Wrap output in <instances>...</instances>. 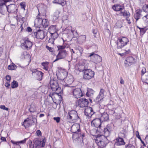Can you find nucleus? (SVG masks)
<instances>
[{
    "instance_id": "35",
    "label": "nucleus",
    "mask_w": 148,
    "mask_h": 148,
    "mask_svg": "<svg viewBox=\"0 0 148 148\" xmlns=\"http://www.w3.org/2000/svg\"><path fill=\"white\" fill-rule=\"evenodd\" d=\"M56 36H53L52 35L51 37L49 38V43H50L51 44H53L54 43V40L55 38H57Z\"/></svg>"
},
{
    "instance_id": "57",
    "label": "nucleus",
    "mask_w": 148,
    "mask_h": 148,
    "mask_svg": "<svg viewBox=\"0 0 148 148\" xmlns=\"http://www.w3.org/2000/svg\"><path fill=\"white\" fill-rule=\"evenodd\" d=\"M36 133L38 136H40L41 135V132L39 130H37Z\"/></svg>"
},
{
    "instance_id": "8",
    "label": "nucleus",
    "mask_w": 148,
    "mask_h": 148,
    "mask_svg": "<svg viewBox=\"0 0 148 148\" xmlns=\"http://www.w3.org/2000/svg\"><path fill=\"white\" fill-rule=\"evenodd\" d=\"M119 136L115 139V144L117 146L125 145V143L123 138H121V136L123 138L125 137V134L120 132L119 133Z\"/></svg>"
},
{
    "instance_id": "50",
    "label": "nucleus",
    "mask_w": 148,
    "mask_h": 148,
    "mask_svg": "<svg viewBox=\"0 0 148 148\" xmlns=\"http://www.w3.org/2000/svg\"><path fill=\"white\" fill-rule=\"evenodd\" d=\"M146 69L144 68L143 67L142 70L141 71V75H143L146 73Z\"/></svg>"
},
{
    "instance_id": "40",
    "label": "nucleus",
    "mask_w": 148,
    "mask_h": 148,
    "mask_svg": "<svg viewBox=\"0 0 148 148\" xmlns=\"http://www.w3.org/2000/svg\"><path fill=\"white\" fill-rule=\"evenodd\" d=\"M116 26L117 28H120L122 26V23L121 21H118L116 24Z\"/></svg>"
},
{
    "instance_id": "45",
    "label": "nucleus",
    "mask_w": 148,
    "mask_h": 148,
    "mask_svg": "<svg viewBox=\"0 0 148 148\" xmlns=\"http://www.w3.org/2000/svg\"><path fill=\"white\" fill-rule=\"evenodd\" d=\"M20 5L21 8L22 9H25V2H22L20 3Z\"/></svg>"
},
{
    "instance_id": "62",
    "label": "nucleus",
    "mask_w": 148,
    "mask_h": 148,
    "mask_svg": "<svg viewBox=\"0 0 148 148\" xmlns=\"http://www.w3.org/2000/svg\"><path fill=\"white\" fill-rule=\"evenodd\" d=\"M126 19L127 22L129 24H130L131 23V22L129 18V17H127L126 18Z\"/></svg>"
},
{
    "instance_id": "33",
    "label": "nucleus",
    "mask_w": 148,
    "mask_h": 148,
    "mask_svg": "<svg viewBox=\"0 0 148 148\" xmlns=\"http://www.w3.org/2000/svg\"><path fill=\"white\" fill-rule=\"evenodd\" d=\"M86 111H90V113H89L88 114H87V116H88L90 117L94 113L93 109L90 107L87 108L86 109Z\"/></svg>"
},
{
    "instance_id": "23",
    "label": "nucleus",
    "mask_w": 148,
    "mask_h": 148,
    "mask_svg": "<svg viewBox=\"0 0 148 148\" xmlns=\"http://www.w3.org/2000/svg\"><path fill=\"white\" fill-rule=\"evenodd\" d=\"M99 119L102 122L107 121L109 119V115L107 113L104 112L101 114V116Z\"/></svg>"
},
{
    "instance_id": "3",
    "label": "nucleus",
    "mask_w": 148,
    "mask_h": 148,
    "mask_svg": "<svg viewBox=\"0 0 148 148\" xmlns=\"http://www.w3.org/2000/svg\"><path fill=\"white\" fill-rule=\"evenodd\" d=\"M50 87L53 91L59 96L61 95L62 90L60 87H59L57 81L54 79H51L49 83Z\"/></svg>"
},
{
    "instance_id": "6",
    "label": "nucleus",
    "mask_w": 148,
    "mask_h": 148,
    "mask_svg": "<svg viewBox=\"0 0 148 148\" xmlns=\"http://www.w3.org/2000/svg\"><path fill=\"white\" fill-rule=\"evenodd\" d=\"M101 121L99 119H96L93 120L91 123L92 126L97 128V130L100 133L102 134V127L101 126Z\"/></svg>"
},
{
    "instance_id": "39",
    "label": "nucleus",
    "mask_w": 148,
    "mask_h": 148,
    "mask_svg": "<svg viewBox=\"0 0 148 148\" xmlns=\"http://www.w3.org/2000/svg\"><path fill=\"white\" fill-rule=\"evenodd\" d=\"M142 20L145 23L148 24V14L143 17Z\"/></svg>"
},
{
    "instance_id": "7",
    "label": "nucleus",
    "mask_w": 148,
    "mask_h": 148,
    "mask_svg": "<svg viewBox=\"0 0 148 148\" xmlns=\"http://www.w3.org/2000/svg\"><path fill=\"white\" fill-rule=\"evenodd\" d=\"M129 42L128 39L126 37H123L121 39L119 38L117 41L116 44L118 49L122 48L127 44Z\"/></svg>"
},
{
    "instance_id": "37",
    "label": "nucleus",
    "mask_w": 148,
    "mask_h": 148,
    "mask_svg": "<svg viewBox=\"0 0 148 148\" xmlns=\"http://www.w3.org/2000/svg\"><path fill=\"white\" fill-rule=\"evenodd\" d=\"M137 28L139 29L140 34L142 35H143L146 31V29L145 27L141 28L139 27H137Z\"/></svg>"
},
{
    "instance_id": "24",
    "label": "nucleus",
    "mask_w": 148,
    "mask_h": 148,
    "mask_svg": "<svg viewBox=\"0 0 148 148\" xmlns=\"http://www.w3.org/2000/svg\"><path fill=\"white\" fill-rule=\"evenodd\" d=\"M121 16H123L126 18L130 17V14L128 11L125 10V8L123 10H122L119 14Z\"/></svg>"
},
{
    "instance_id": "43",
    "label": "nucleus",
    "mask_w": 148,
    "mask_h": 148,
    "mask_svg": "<svg viewBox=\"0 0 148 148\" xmlns=\"http://www.w3.org/2000/svg\"><path fill=\"white\" fill-rule=\"evenodd\" d=\"M105 92V90L102 89H101L100 90V92H99V95H101V98L102 97H104V92Z\"/></svg>"
},
{
    "instance_id": "27",
    "label": "nucleus",
    "mask_w": 148,
    "mask_h": 148,
    "mask_svg": "<svg viewBox=\"0 0 148 148\" xmlns=\"http://www.w3.org/2000/svg\"><path fill=\"white\" fill-rule=\"evenodd\" d=\"M86 36L85 35H81L77 38V42L78 43L82 44L85 41Z\"/></svg>"
},
{
    "instance_id": "47",
    "label": "nucleus",
    "mask_w": 148,
    "mask_h": 148,
    "mask_svg": "<svg viewBox=\"0 0 148 148\" xmlns=\"http://www.w3.org/2000/svg\"><path fill=\"white\" fill-rule=\"evenodd\" d=\"M0 108L4 110H5L6 111H8L9 109L8 108H6L4 105L0 106Z\"/></svg>"
},
{
    "instance_id": "38",
    "label": "nucleus",
    "mask_w": 148,
    "mask_h": 148,
    "mask_svg": "<svg viewBox=\"0 0 148 148\" xmlns=\"http://www.w3.org/2000/svg\"><path fill=\"white\" fill-rule=\"evenodd\" d=\"M16 66L14 64H13L12 65H9L8 66V69L9 70H14L16 69Z\"/></svg>"
},
{
    "instance_id": "15",
    "label": "nucleus",
    "mask_w": 148,
    "mask_h": 148,
    "mask_svg": "<svg viewBox=\"0 0 148 148\" xmlns=\"http://www.w3.org/2000/svg\"><path fill=\"white\" fill-rule=\"evenodd\" d=\"M79 106L81 108L87 107L89 102L88 99L85 98H81L77 100Z\"/></svg>"
},
{
    "instance_id": "44",
    "label": "nucleus",
    "mask_w": 148,
    "mask_h": 148,
    "mask_svg": "<svg viewBox=\"0 0 148 148\" xmlns=\"http://www.w3.org/2000/svg\"><path fill=\"white\" fill-rule=\"evenodd\" d=\"M103 98V97H102L101 98V95H98L96 97V99H95L96 100V102H99V101H100L101 99H102Z\"/></svg>"
},
{
    "instance_id": "14",
    "label": "nucleus",
    "mask_w": 148,
    "mask_h": 148,
    "mask_svg": "<svg viewBox=\"0 0 148 148\" xmlns=\"http://www.w3.org/2000/svg\"><path fill=\"white\" fill-rule=\"evenodd\" d=\"M31 71L32 72V75L38 80H40L42 79L43 73L41 71H38L36 69H33Z\"/></svg>"
},
{
    "instance_id": "51",
    "label": "nucleus",
    "mask_w": 148,
    "mask_h": 148,
    "mask_svg": "<svg viewBox=\"0 0 148 148\" xmlns=\"http://www.w3.org/2000/svg\"><path fill=\"white\" fill-rule=\"evenodd\" d=\"M46 47L50 52H53V48L50 47L47 45L46 46Z\"/></svg>"
},
{
    "instance_id": "34",
    "label": "nucleus",
    "mask_w": 148,
    "mask_h": 148,
    "mask_svg": "<svg viewBox=\"0 0 148 148\" xmlns=\"http://www.w3.org/2000/svg\"><path fill=\"white\" fill-rule=\"evenodd\" d=\"M55 2L64 6L66 4V1L65 0H55Z\"/></svg>"
},
{
    "instance_id": "32",
    "label": "nucleus",
    "mask_w": 148,
    "mask_h": 148,
    "mask_svg": "<svg viewBox=\"0 0 148 148\" xmlns=\"http://www.w3.org/2000/svg\"><path fill=\"white\" fill-rule=\"evenodd\" d=\"M93 93L94 91L92 89L88 88L87 90V92L86 93V95L87 96L90 97L93 95Z\"/></svg>"
},
{
    "instance_id": "21",
    "label": "nucleus",
    "mask_w": 148,
    "mask_h": 148,
    "mask_svg": "<svg viewBox=\"0 0 148 148\" xmlns=\"http://www.w3.org/2000/svg\"><path fill=\"white\" fill-rule=\"evenodd\" d=\"M87 67L88 66L86 64L84 63H79V64L78 69L79 71H82L84 73V70L87 69Z\"/></svg>"
},
{
    "instance_id": "60",
    "label": "nucleus",
    "mask_w": 148,
    "mask_h": 148,
    "mask_svg": "<svg viewBox=\"0 0 148 148\" xmlns=\"http://www.w3.org/2000/svg\"><path fill=\"white\" fill-rule=\"evenodd\" d=\"M32 29L31 28L29 27H27L26 31H28L29 32H30L32 31Z\"/></svg>"
},
{
    "instance_id": "16",
    "label": "nucleus",
    "mask_w": 148,
    "mask_h": 148,
    "mask_svg": "<svg viewBox=\"0 0 148 148\" xmlns=\"http://www.w3.org/2000/svg\"><path fill=\"white\" fill-rule=\"evenodd\" d=\"M73 95L75 98L78 99L82 97L83 94L80 88H77L73 90Z\"/></svg>"
},
{
    "instance_id": "4",
    "label": "nucleus",
    "mask_w": 148,
    "mask_h": 148,
    "mask_svg": "<svg viewBox=\"0 0 148 148\" xmlns=\"http://www.w3.org/2000/svg\"><path fill=\"white\" fill-rule=\"evenodd\" d=\"M79 118V116L76 111L72 110L69 112L67 116V120L69 122H75Z\"/></svg>"
},
{
    "instance_id": "42",
    "label": "nucleus",
    "mask_w": 148,
    "mask_h": 148,
    "mask_svg": "<svg viewBox=\"0 0 148 148\" xmlns=\"http://www.w3.org/2000/svg\"><path fill=\"white\" fill-rule=\"evenodd\" d=\"M4 3H0V13L1 12V9L2 8V7L3 5L5 6V3L7 2H9L10 1H12V0H3Z\"/></svg>"
},
{
    "instance_id": "9",
    "label": "nucleus",
    "mask_w": 148,
    "mask_h": 148,
    "mask_svg": "<svg viewBox=\"0 0 148 148\" xmlns=\"http://www.w3.org/2000/svg\"><path fill=\"white\" fill-rule=\"evenodd\" d=\"M83 78L85 79H90L93 77L94 72L90 69H86L83 73Z\"/></svg>"
},
{
    "instance_id": "59",
    "label": "nucleus",
    "mask_w": 148,
    "mask_h": 148,
    "mask_svg": "<svg viewBox=\"0 0 148 148\" xmlns=\"http://www.w3.org/2000/svg\"><path fill=\"white\" fill-rule=\"evenodd\" d=\"M11 142L13 144H16L17 145H18L19 143V141L18 142H16L15 141L12 140H11Z\"/></svg>"
},
{
    "instance_id": "10",
    "label": "nucleus",
    "mask_w": 148,
    "mask_h": 148,
    "mask_svg": "<svg viewBox=\"0 0 148 148\" xmlns=\"http://www.w3.org/2000/svg\"><path fill=\"white\" fill-rule=\"evenodd\" d=\"M102 129L104 135L108 137L110 136L111 132L112 130L113 125L112 124H108L106 127H103Z\"/></svg>"
},
{
    "instance_id": "48",
    "label": "nucleus",
    "mask_w": 148,
    "mask_h": 148,
    "mask_svg": "<svg viewBox=\"0 0 148 148\" xmlns=\"http://www.w3.org/2000/svg\"><path fill=\"white\" fill-rule=\"evenodd\" d=\"M145 83L147 84H148V71L146 72V77L145 79Z\"/></svg>"
},
{
    "instance_id": "61",
    "label": "nucleus",
    "mask_w": 148,
    "mask_h": 148,
    "mask_svg": "<svg viewBox=\"0 0 148 148\" xmlns=\"http://www.w3.org/2000/svg\"><path fill=\"white\" fill-rule=\"evenodd\" d=\"M41 147H44L45 144V142H44V140H42V141H41Z\"/></svg>"
},
{
    "instance_id": "58",
    "label": "nucleus",
    "mask_w": 148,
    "mask_h": 148,
    "mask_svg": "<svg viewBox=\"0 0 148 148\" xmlns=\"http://www.w3.org/2000/svg\"><path fill=\"white\" fill-rule=\"evenodd\" d=\"M5 79L7 81H10L11 79V77L10 76L8 75L6 76Z\"/></svg>"
},
{
    "instance_id": "2",
    "label": "nucleus",
    "mask_w": 148,
    "mask_h": 148,
    "mask_svg": "<svg viewBox=\"0 0 148 148\" xmlns=\"http://www.w3.org/2000/svg\"><path fill=\"white\" fill-rule=\"evenodd\" d=\"M97 135V139L96 140V143L101 148H103L105 147L108 143L106 136L104 135Z\"/></svg>"
},
{
    "instance_id": "64",
    "label": "nucleus",
    "mask_w": 148,
    "mask_h": 148,
    "mask_svg": "<svg viewBox=\"0 0 148 148\" xmlns=\"http://www.w3.org/2000/svg\"><path fill=\"white\" fill-rule=\"evenodd\" d=\"M136 137L137 138H140V136L139 135V133L138 132V131H136Z\"/></svg>"
},
{
    "instance_id": "52",
    "label": "nucleus",
    "mask_w": 148,
    "mask_h": 148,
    "mask_svg": "<svg viewBox=\"0 0 148 148\" xmlns=\"http://www.w3.org/2000/svg\"><path fill=\"white\" fill-rule=\"evenodd\" d=\"M109 113L110 114H112L113 115H114L115 114V111L114 110L111 109L109 110Z\"/></svg>"
},
{
    "instance_id": "56",
    "label": "nucleus",
    "mask_w": 148,
    "mask_h": 148,
    "mask_svg": "<svg viewBox=\"0 0 148 148\" xmlns=\"http://www.w3.org/2000/svg\"><path fill=\"white\" fill-rule=\"evenodd\" d=\"M78 50H79V52L80 54V55H81L83 51V49L81 47H79L78 48Z\"/></svg>"
},
{
    "instance_id": "46",
    "label": "nucleus",
    "mask_w": 148,
    "mask_h": 148,
    "mask_svg": "<svg viewBox=\"0 0 148 148\" xmlns=\"http://www.w3.org/2000/svg\"><path fill=\"white\" fill-rule=\"evenodd\" d=\"M130 52V50H128V51H125V53H119L118 54L121 56H123L126 54H128Z\"/></svg>"
},
{
    "instance_id": "30",
    "label": "nucleus",
    "mask_w": 148,
    "mask_h": 148,
    "mask_svg": "<svg viewBox=\"0 0 148 148\" xmlns=\"http://www.w3.org/2000/svg\"><path fill=\"white\" fill-rule=\"evenodd\" d=\"M77 134H78V138L80 139H82V141H83V139L85 137V133L80 130V131H79Z\"/></svg>"
},
{
    "instance_id": "26",
    "label": "nucleus",
    "mask_w": 148,
    "mask_h": 148,
    "mask_svg": "<svg viewBox=\"0 0 148 148\" xmlns=\"http://www.w3.org/2000/svg\"><path fill=\"white\" fill-rule=\"evenodd\" d=\"M60 12V9H58L56 10L53 15V18L54 20H56L57 19L59 16V14Z\"/></svg>"
},
{
    "instance_id": "18",
    "label": "nucleus",
    "mask_w": 148,
    "mask_h": 148,
    "mask_svg": "<svg viewBox=\"0 0 148 148\" xmlns=\"http://www.w3.org/2000/svg\"><path fill=\"white\" fill-rule=\"evenodd\" d=\"M71 131L75 134H76L80 131L79 124H75L73 125L71 127Z\"/></svg>"
},
{
    "instance_id": "49",
    "label": "nucleus",
    "mask_w": 148,
    "mask_h": 148,
    "mask_svg": "<svg viewBox=\"0 0 148 148\" xmlns=\"http://www.w3.org/2000/svg\"><path fill=\"white\" fill-rule=\"evenodd\" d=\"M126 148H135V147L131 144L127 145H125Z\"/></svg>"
},
{
    "instance_id": "55",
    "label": "nucleus",
    "mask_w": 148,
    "mask_h": 148,
    "mask_svg": "<svg viewBox=\"0 0 148 148\" xmlns=\"http://www.w3.org/2000/svg\"><path fill=\"white\" fill-rule=\"evenodd\" d=\"M5 86L6 87H8L10 86V81L6 82L5 83Z\"/></svg>"
},
{
    "instance_id": "22",
    "label": "nucleus",
    "mask_w": 148,
    "mask_h": 148,
    "mask_svg": "<svg viewBox=\"0 0 148 148\" xmlns=\"http://www.w3.org/2000/svg\"><path fill=\"white\" fill-rule=\"evenodd\" d=\"M48 30L51 35H53L58 36V35L56 33L57 30L55 26L52 25L50 26L48 29Z\"/></svg>"
},
{
    "instance_id": "5",
    "label": "nucleus",
    "mask_w": 148,
    "mask_h": 148,
    "mask_svg": "<svg viewBox=\"0 0 148 148\" xmlns=\"http://www.w3.org/2000/svg\"><path fill=\"white\" fill-rule=\"evenodd\" d=\"M32 45V43L27 38H25L21 41V46L24 49L29 50L31 48Z\"/></svg>"
},
{
    "instance_id": "20",
    "label": "nucleus",
    "mask_w": 148,
    "mask_h": 148,
    "mask_svg": "<svg viewBox=\"0 0 148 148\" xmlns=\"http://www.w3.org/2000/svg\"><path fill=\"white\" fill-rule=\"evenodd\" d=\"M45 36L44 31L40 29L38 30L36 32V37L38 39H43Z\"/></svg>"
},
{
    "instance_id": "13",
    "label": "nucleus",
    "mask_w": 148,
    "mask_h": 148,
    "mask_svg": "<svg viewBox=\"0 0 148 148\" xmlns=\"http://www.w3.org/2000/svg\"><path fill=\"white\" fill-rule=\"evenodd\" d=\"M34 144H32V142H31L29 145V148H40L41 142L39 140L37 139H34L33 140Z\"/></svg>"
},
{
    "instance_id": "17",
    "label": "nucleus",
    "mask_w": 148,
    "mask_h": 148,
    "mask_svg": "<svg viewBox=\"0 0 148 148\" xmlns=\"http://www.w3.org/2000/svg\"><path fill=\"white\" fill-rule=\"evenodd\" d=\"M6 7L8 12L10 13H14L16 10H17V6L14 4H11Z\"/></svg>"
},
{
    "instance_id": "31",
    "label": "nucleus",
    "mask_w": 148,
    "mask_h": 148,
    "mask_svg": "<svg viewBox=\"0 0 148 148\" xmlns=\"http://www.w3.org/2000/svg\"><path fill=\"white\" fill-rule=\"evenodd\" d=\"M42 26L45 28L47 27L49 25V21L46 19H43L41 24Z\"/></svg>"
},
{
    "instance_id": "63",
    "label": "nucleus",
    "mask_w": 148,
    "mask_h": 148,
    "mask_svg": "<svg viewBox=\"0 0 148 148\" xmlns=\"http://www.w3.org/2000/svg\"><path fill=\"white\" fill-rule=\"evenodd\" d=\"M0 140H1V141H6L5 138L3 137H1V139H0Z\"/></svg>"
},
{
    "instance_id": "28",
    "label": "nucleus",
    "mask_w": 148,
    "mask_h": 148,
    "mask_svg": "<svg viewBox=\"0 0 148 148\" xmlns=\"http://www.w3.org/2000/svg\"><path fill=\"white\" fill-rule=\"evenodd\" d=\"M62 143L60 140H57L54 143V146L55 148H62Z\"/></svg>"
},
{
    "instance_id": "19",
    "label": "nucleus",
    "mask_w": 148,
    "mask_h": 148,
    "mask_svg": "<svg viewBox=\"0 0 148 148\" xmlns=\"http://www.w3.org/2000/svg\"><path fill=\"white\" fill-rule=\"evenodd\" d=\"M112 8L115 11H120V12L125 9L123 5H120L119 4L114 5L112 6Z\"/></svg>"
},
{
    "instance_id": "36",
    "label": "nucleus",
    "mask_w": 148,
    "mask_h": 148,
    "mask_svg": "<svg viewBox=\"0 0 148 148\" xmlns=\"http://www.w3.org/2000/svg\"><path fill=\"white\" fill-rule=\"evenodd\" d=\"M18 86V83L16 81L14 80L12 83L11 88H14L17 87Z\"/></svg>"
},
{
    "instance_id": "54",
    "label": "nucleus",
    "mask_w": 148,
    "mask_h": 148,
    "mask_svg": "<svg viewBox=\"0 0 148 148\" xmlns=\"http://www.w3.org/2000/svg\"><path fill=\"white\" fill-rule=\"evenodd\" d=\"M56 121L57 123H58L60 122V118L59 117H54L53 118Z\"/></svg>"
},
{
    "instance_id": "1",
    "label": "nucleus",
    "mask_w": 148,
    "mask_h": 148,
    "mask_svg": "<svg viewBox=\"0 0 148 148\" xmlns=\"http://www.w3.org/2000/svg\"><path fill=\"white\" fill-rule=\"evenodd\" d=\"M57 47L59 52L56 56V59L54 60V62H56L60 59H64L67 56L68 54V51L65 49L66 47L65 45H58L57 46Z\"/></svg>"
},
{
    "instance_id": "29",
    "label": "nucleus",
    "mask_w": 148,
    "mask_h": 148,
    "mask_svg": "<svg viewBox=\"0 0 148 148\" xmlns=\"http://www.w3.org/2000/svg\"><path fill=\"white\" fill-rule=\"evenodd\" d=\"M36 18L35 19V24L36 23L38 25V27H40L42 23V19L41 18H40L38 16V15L37 16Z\"/></svg>"
},
{
    "instance_id": "11",
    "label": "nucleus",
    "mask_w": 148,
    "mask_h": 148,
    "mask_svg": "<svg viewBox=\"0 0 148 148\" xmlns=\"http://www.w3.org/2000/svg\"><path fill=\"white\" fill-rule=\"evenodd\" d=\"M136 62L135 58L132 56L127 57L124 62V66L125 67H128L134 63Z\"/></svg>"
},
{
    "instance_id": "12",
    "label": "nucleus",
    "mask_w": 148,
    "mask_h": 148,
    "mask_svg": "<svg viewBox=\"0 0 148 148\" xmlns=\"http://www.w3.org/2000/svg\"><path fill=\"white\" fill-rule=\"evenodd\" d=\"M89 56L91 57L93 62L95 63H98L102 61V58L98 55L95 54V52L91 53Z\"/></svg>"
},
{
    "instance_id": "25",
    "label": "nucleus",
    "mask_w": 148,
    "mask_h": 148,
    "mask_svg": "<svg viewBox=\"0 0 148 148\" xmlns=\"http://www.w3.org/2000/svg\"><path fill=\"white\" fill-rule=\"evenodd\" d=\"M141 10L140 9L137 10L136 11V13L134 15L135 18L137 21L141 17Z\"/></svg>"
},
{
    "instance_id": "41",
    "label": "nucleus",
    "mask_w": 148,
    "mask_h": 148,
    "mask_svg": "<svg viewBox=\"0 0 148 148\" xmlns=\"http://www.w3.org/2000/svg\"><path fill=\"white\" fill-rule=\"evenodd\" d=\"M142 10L146 12H148V5L145 4L143 7Z\"/></svg>"
},
{
    "instance_id": "53",
    "label": "nucleus",
    "mask_w": 148,
    "mask_h": 148,
    "mask_svg": "<svg viewBox=\"0 0 148 148\" xmlns=\"http://www.w3.org/2000/svg\"><path fill=\"white\" fill-rule=\"evenodd\" d=\"M47 64L45 63V62H43L42 63V65L44 66V69L46 70H48V68L47 66Z\"/></svg>"
}]
</instances>
